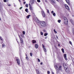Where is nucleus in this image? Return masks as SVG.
I'll return each instance as SVG.
<instances>
[{"label":"nucleus","instance_id":"obj_36","mask_svg":"<svg viewBox=\"0 0 74 74\" xmlns=\"http://www.w3.org/2000/svg\"><path fill=\"white\" fill-rule=\"evenodd\" d=\"M21 37H23V38L24 37V36L23 35V34L21 35Z\"/></svg>","mask_w":74,"mask_h":74},{"label":"nucleus","instance_id":"obj_48","mask_svg":"<svg viewBox=\"0 0 74 74\" xmlns=\"http://www.w3.org/2000/svg\"><path fill=\"white\" fill-rule=\"evenodd\" d=\"M67 3H68V4H69V5H70V3L68 2Z\"/></svg>","mask_w":74,"mask_h":74},{"label":"nucleus","instance_id":"obj_61","mask_svg":"<svg viewBox=\"0 0 74 74\" xmlns=\"http://www.w3.org/2000/svg\"><path fill=\"white\" fill-rule=\"evenodd\" d=\"M56 1H59L58 0H56Z\"/></svg>","mask_w":74,"mask_h":74},{"label":"nucleus","instance_id":"obj_22","mask_svg":"<svg viewBox=\"0 0 74 74\" xmlns=\"http://www.w3.org/2000/svg\"><path fill=\"white\" fill-rule=\"evenodd\" d=\"M71 23H72V24H73V20L72 19L71 20Z\"/></svg>","mask_w":74,"mask_h":74},{"label":"nucleus","instance_id":"obj_37","mask_svg":"<svg viewBox=\"0 0 74 74\" xmlns=\"http://www.w3.org/2000/svg\"><path fill=\"white\" fill-rule=\"evenodd\" d=\"M25 7H28V4H27L26 5H25Z\"/></svg>","mask_w":74,"mask_h":74},{"label":"nucleus","instance_id":"obj_24","mask_svg":"<svg viewBox=\"0 0 74 74\" xmlns=\"http://www.w3.org/2000/svg\"><path fill=\"white\" fill-rule=\"evenodd\" d=\"M25 11H26V12H27L28 11V9L27 8H26L25 9Z\"/></svg>","mask_w":74,"mask_h":74},{"label":"nucleus","instance_id":"obj_53","mask_svg":"<svg viewBox=\"0 0 74 74\" xmlns=\"http://www.w3.org/2000/svg\"><path fill=\"white\" fill-rule=\"evenodd\" d=\"M52 74H54V73H53V72H52Z\"/></svg>","mask_w":74,"mask_h":74},{"label":"nucleus","instance_id":"obj_50","mask_svg":"<svg viewBox=\"0 0 74 74\" xmlns=\"http://www.w3.org/2000/svg\"><path fill=\"white\" fill-rule=\"evenodd\" d=\"M43 31L44 32H45V29H43Z\"/></svg>","mask_w":74,"mask_h":74},{"label":"nucleus","instance_id":"obj_26","mask_svg":"<svg viewBox=\"0 0 74 74\" xmlns=\"http://www.w3.org/2000/svg\"><path fill=\"white\" fill-rule=\"evenodd\" d=\"M61 50L62 51L63 53H64V49L62 48V49Z\"/></svg>","mask_w":74,"mask_h":74},{"label":"nucleus","instance_id":"obj_49","mask_svg":"<svg viewBox=\"0 0 74 74\" xmlns=\"http://www.w3.org/2000/svg\"><path fill=\"white\" fill-rule=\"evenodd\" d=\"M1 3L0 2V8H1Z\"/></svg>","mask_w":74,"mask_h":74},{"label":"nucleus","instance_id":"obj_32","mask_svg":"<svg viewBox=\"0 0 74 74\" xmlns=\"http://www.w3.org/2000/svg\"><path fill=\"white\" fill-rule=\"evenodd\" d=\"M48 35V34L47 33H45L44 34V36H47Z\"/></svg>","mask_w":74,"mask_h":74},{"label":"nucleus","instance_id":"obj_5","mask_svg":"<svg viewBox=\"0 0 74 74\" xmlns=\"http://www.w3.org/2000/svg\"><path fill=\"white\" fill-rule=\"evenodd\" d=\"M42 13V15L43 17L44 18L45 17V13H44V11L42 10L41 11Z\"/></svg>","mask_w":74,"mask_h":74},{"label":"nucleus","instance_id":"obj_51","mask_svg":"<svg viewBox=\"0 0 74 74\" xmlns=\"http://www.w3.org/2000/svg\"><path fill=\"white\" fill-rule=\"evenodd\" d=\"M56 38L57 39H58V36H56Z\"/></svg>","mask_w":74,"mask_h":74},{"label":"nucleus","instance_id":"obj_54","mask_svg":"<svg viewBox=\"0 0 74 74\" xmlns=\"http://www.w3.org/2000/svg\"><path fill=\"white\" fill-rule=\"evenodd\" d=\"M58 47H60V44H58Z\"/></svg>","mask_w":74,"mask_h":74},{"label":"nucleus","instance_id":"obj_8","mask_svg":"<svg viewBox=\"0 0 74 74\" xmlns=\"http://www.w3.org/2000/svg\"><path fill=\"white\" fill-rule=\"evenodd\" d=\"M65 70L66 72H67V73H69L70 71L69 70V68H67L66 69H65Z\"/></svg>","mask_w":74,"mask_h":74},{"label":"nucleus","instance_id":"obj_38","mask_svg":"<svg viewBox=\"0 0 74 74\" xmlns=\"http://www.w3.org/2000/svg\"><path fill=\"white\" fill-rule=\"evenodd\" d=\"M30 55L31 56H32V53H30Z\"/></svg>","mask_w":74,"mask_h":74},{"label":"nucleus","instance_id":"obj_14","mask_svg":"<svg viewBox=\"0 0 74 74\" xmlns=\"http://www.w3.org/2000/svg\"><path fill=\"white\" fill-rule=\"evenodd\" d=\"M46 9L47 11V13H48V14L49 13V10L47 9V8H46Z\"/></svg>","mask_w":74,"mask_h":74},{"label":"nucleus","instance_id":"obj_15","mask_svg":"<svg viewBox=\"0 0 74 74\" xmlns=\"http://www.w3.org/2000/svg\"><path fill=\"white\" fill-rule=\"evenodd\" d=\"M29 9L31 11H33V8H32V7L30 6Z\"/></svg>","mask_w":74,"mask_h":74},{"label":"nucleus","instance_id":"obj_41","mask_svg":"<svg viewBox=\"0 0 74 74\" xmlns=\"http://www.w3.org/2000/svg\"><path fill=\"white\" fill-rule=\"evenodd\" d=\"M69 43L70 44H71V45H72V43H71V42L70 41H69Z\"/></svg>","mask_w":74,"mask_h":74},{"label":"nucleus","instance_id":"obj_56","mask_svg":"<svg viewBox=\"0 0 74 74\" xmlns=\"http://www.w3.org/2000/svg\"><path fill=\"white\" fill-rule=\"evenodd\" d=\"M19 2H20V3H21V0H18Z\"/></svg>","mask_w":74,"mask_h":74},{"label":"nucleus","instance_id":"obj_43","mask_svg":"<svg viewBox=\"0 0 74 74\" xmlns=\"http://www.w3.org/2000/svg\"><path fill=\"white\" fill-rule=\"evenodd\" d=\"M61 68H62V66H59V69H60Z\"/></svg>","mask_w":74,"mask_h":74},{"label":"nucleus","instance_id":"obj_27","mask_svg":"<svg viewBox=\"0 0 74 74\" xmlns=\"http://www.w3.org/2000/svg\"><path fill=\"white\" fill-rule=\"evenodd\" d=\"M72 33H73V34L74 35V28L72 29Z\"/></svg>","mask_w":74,"mask_h":74},{"label":"nucleus","instance_id":"obj_64","mask_svg":"<svg viewBox=\"0 0 74 74\" xmlns=\"http://www.w3.org/2000/svg\"><path fill=\"white\" fill-rule=\"evenodd\" d=\"M25 0H23V1H25Z\"/></svg>","mask_w":74,"mask_h":74},{"label":"nucleus","instance_id":"obj_55","mask_svg":"<svg viewBox=\"0 0 74 74\" xmlns=\"http://www.w3.org/2000/svg\"><path fill=\"white\" fill-rule=\"evenodd\" d=\"M40 64L41 65L42 64V62H41Z\"/></svg>","mask_w":74,"mask_h":74},{"label":"nucleus","instance_id":"obj_25","mask_svg":"<svg viewBox=\"0 0 74 74\" xmlns=\"http://www.w3.org/2000/svg\"><path fill=\"white\" fill-rule=\"evenodd\" d=\"M18 36H19V37L20 38V40H22V38H21V36H20L18 35Z\"/></svg>","mask_w":74,"mask_h":74},{"label":"nucleus","instance_id":"obj_34","mask_svg":"<svg viewBox=\"0 0 74 74\" xmlns=\"http://www.w3.org/2000/svg\"><path fill=\"white\" fill-rule=\"evenodd\" d=\"M26 58L27 59V60H29V58L28 57H26Z\"/></svg>","mask_w":74,"mask_h":74},{"label":"nucleus","instance_id":"obj_7","mask_svg":"<svg viewBox=\"0 0 74 74\" xmlns=\"http://www.w3.org/2000/svg\"><path fill=\"white\" fill-rule=\"evenodd\" d=\"M65 7L68 10H70V8L68 5H65Z\"/></svg>","mask_w":74,"mask_h":74},{"label":"nucleus","instance_id":"obj_20","mask_svg":"<svg viewBox=\"0 0 74 74\" xmlns=\"http://www.w3.org/2000/svg\"><path fill=\"white\" fill-rule=\"evenodd\" d=\"M54 67L56 69H57L58 68H58V66H57V65H55Z\"/></svg>","mask_w":74,"mask_h":74},{"label":"nucleus","instance_id":"obj_63","mask_svg":"<svg viewBox=\"0 0 74 74\" xmlns=\"http://www.w3.org/2000/svg\"><path fill=\"white\" fill-rule=\"evenodd\" d=\"M0 20H1V18H0Z\"/></svg>","mask_w":74,"mask_h":74},{"label":"nucleus","instance_id":"obj_39","mask_svg":"<svg viewBox=\"0 0 74 74\" xmlns=\"http://www.w3.org/2000/svg\"><path fill=\"white\" fill-rule=\"evenodd\" d=\"M37 59L38 60V61L39 62H40V59L37 58Z\"/></svg>","mask_w":74,"mask_h":74},{"label":"nucleus","instance_id":"obj_57","mask_svg":"<svg viewBox=\"0 0 74 74\" xmlns=\"http://www.w3.org/2000/svg\"><path fill=\"white\" fill-rule=\"evenodd\" d=\"M47 37H45V39H47Z\"/></svg>","mask_w":74,"mask_h":74},{"label":"nucleus","instance_id":"obj_33","mask_svg":"<svg viewBox=\"0 0 74 74\" xmlns=\"http://www.w3.org/2000/svg\"><path fill=\"white\" fill-rule=\"evenodd\" d=\"M40 34L42 36V35H43V33H42V32H40Z\"/></svg>","mask_w":74,"mask_h":74},{"label":"nucleus","instance_id":"obj_42","mask_svg":"<svg viewBox=\"0 0 74 74\" xmlns=\"http://www.w3.org/2000/svg\"><path fill=\"white\" fill-rule=\"evenodd\" d=\"M37 1L38 3H40V0H37Z\"/></svg>","mask_w":74,"mask_h":74},{"label":"nucleus","instance_id":"obj_19","mask_svg":"<svg viewBox=\"0 0 74 74\" xmlns=\"http://www.w3.org/2000/svg\"><path fill=\"white\" fill-rule=\"evenodd\" d=\"M36 40H32V42L34 44V43H36Z\"/></svg>","mask_w":74,"mask_h":74},{"label":"nucleus","instance_id":"obj_3","mask_svg":"<svg viewBox=\"0 0 74 74\" xmlns=\"http://www.w3.org/2000/svg\"><path fill=\"white\" fill-rule=\"evenodd\" d=\"M63 66L64 67V69H67V68H68V67H67V65H66V64L64 63L63 64Z\"/></svg>","mask_w":74,"mask_h":74},{"label":"nucleus","instance_id":"obj_1","mask_svg":"<svg viewBox=\"0 0 74 74\" xmlns=\"http://www.w3.org/2000/svg\"><path fill=\"white\" fill-rule=\"evenodd\" d=\"M37 22L38 23H39L40 25H41L42 27H45L46 26V23L44 21L37 20Z\"/></svg>","mask_w":74,"mask_h":74},{"label":"nucleus","instance_id":"obj_10","mask_svg":"<svg viewBox=\"0 0 74 74\" xmlns=\"http://www.w3.org/2000/svg\"><path fill=\"white\" fill-rule=\"evenodd\" d=\"M57 74H58V73L59 72V69L57 68V69H56Z\"/></svg>","mask_w":74,"mask_h":74},{"label":"nucleus","instance_id":"obj_29","mask_svg":"<svg viewBox=\"0 0 74 74\" xmlns=\"http://www.w3.org/2000/svg\"><path fill=\"white\" fill-rule=\"evenodd\" d=\"M53 31H54V33H57V32L56 31L55 29H54L53 30Z\"/></svg>","mask_w":74,"mask_h":74},{"label":"nucleus","instance_id":"obj_31","mask_svg":"<svg viewBox=\"0 0 74 74\" xmlns=\"http://www.w3.org/2000/svg\"><path fill=\"white\" fill-rule=\"evenodd\" d=\"M23 34L24 35V34H25V31L23 32Z\"/></svg>","mask_w":74,"mask_h":74},{"label":"nucleus","instance_id":"obj_59","mask_svg":"<svg viewBox=\"0 0 74 74\" xmlns=\"http://www.w3.org/2000/svg\"><path fill=\"white\" fill-rule=\"evenodd\" d=\"M8 6H11V5L9 4V5H8Z\"/></svg>","mask_w":74,"mask_h":74},{"label":"nucleus","instance_id":"obj_60","mask_svg":"<svg viewBox=\"0 0 74 74\" xmlns=\"http://www.w3.org/2000/svg\"><path fill=\"white\" fill-rule=\"evenodd\" d=\"M17 42L18 44H19V42H18V41H17Z\"/></svg>","mask_w":74,"mask_h":74},{"label":"nucleus","instance_id":"obj_52","mask_svg":"<svg viewBox=\"0 0 74 74\" xmlns=\"http://www.w3.org/2000/svg\"><path fill=\"white\" fill-rule=\"evenodd\" d=\"M23 7H21L20 8V10H21L22 8Z\"/></svg>","mask_w":74,"mask_h":74},{"label":"nucleus","instance_id":"obj_13","mask_svg":"<svg viewBox=\"0 0 74 74\" xmlns=\"http://www.w3.org/2000/svg\"><path fill=\"white\" fill-rule=\"evenodd\" d=\"M37 74H40V73L39 72V71H38V70H36Z\"/></svg>","mask_w":74,"mask_h":74},{"label":"nucleus","instance_id":"obj_47","mask_svg":"<svg viewBox=\"0 0 74 74\" xmlns=\"http://www.w3.org/2000/svg\"><path fill=\"white\" fill-rule=\"evenodd\" d=\"M26 3V2L25 1L23 2V4H25Z\"/></svg>","mask_w":74,"mask_h":74},{"label":"nucleus","instance_id":"obj_6","mask_svg":"<svg viewBox=\"0 0 74 74\" xmlns=\"http://www.w3.org/2000/svg\"><path fill=\"white\" fill-rule=\"evenodd\" d=\"M16 61H17V63L18 65H20V60H19V59H16Z\"/></svg>","mask_w":74,"mask_h":74},{"label":"nucleus","instance_id":"obj_40","mask_svg":"<svg viewBox=\"0 0 74 74\" xmlns=\"http://www.w3.org/2000/svg\"><path fill=\"white\" fill-rule=\"evenodd\" d=\"M4 2H5V3L7 2V0H3Z\"/></svg>","mask_w":74,"mask_h":74},{"label":"nucleus","instance_id":"obj_11","mask_svg":"<svg viewBox=\"0 0 74 74\" xmlns=\"http://www.w3.org/2000/svg\"><path fill=\"white\" fill-rule=\"evenodd\" d=\"M35 1H34V0H31V4H34V3Z\"/></svg>","mask_w":74,"mask_h":74},{"label":"nucleus","instance_id":"obj_2","mask_svg":"<svg viewBox=\"0 0 74 74\" xmlns=\"http://www.w3.org/2000/svg\"><path fill=\"white\" fill-rule=\"evenodd\" d=\"M1 44H2V48H5V45L4 43H3V42H1Z\"/></svg>","mask_w":74,"mask_h":74},{"label":"nucleus","instance_id":"obj_12","mask_svg":"<svg viewBox=\"0 0 74 74\" xmlns=\"http://www.w3.org/2000/svg\"><path fill=\"white\" fill-rule=\"evenodd\" d=\"M35 47L37 49V48H38V45H37V44H36L35 45Z\"/></svg>","mask_w":74,"mask_h":74},{"label":"nucleus","instance_id":"obj_35","mask_svg":"<svg viewBox=\"0 0 74 74\" xmlns=\"http://www.w3.org/2000/svg\"><path fill=\"white\" fill-rule=\"evenodd\" d=\"M66 3H67L69 2V0H66Z\"/></svg>","mask_w":74,"mask_h":74},{"label":"nucleus","instance_id":"obj_44","mask_svg":"<svg viewBox=\"0 0 74 74\" xmlns=\"http://www.w3.org/2000/svg\"><path fill=\"white\" fill-rule=\"evenodd\" d=\"M47 74H50V72L49 71H47Z\"/></svg>","mask_w":74,"mask_h":74},{"label":"nucleus","instance_id":"obj_58","mask_svg":"<svg viewBox=\"0 0 74 74\" xmlns=\"http://www.w3.org/2000/svg\"><path fill=\"white\" fill-rule=\"evenodd\" d=\"M29 7H31V6H30V5H31L30 4H29Z\"/></svg>","mask_w":74,"mask_h":74},{"label":"nucleus","instance_id":"obj_23","mask_svg":"<svg viewBox=\"0 0 74 74\" xmlns=\"http://www.w3.org/2000/svg\"><path fill=\"white\" fill-rule=\"evenodd\" d=\"M23 40L22 39H21L20 40V43H23Z\"/></svg>","mask_w":74,"mask_h":74},{"label":"nucleus","instance_id":"obj_17","mask_svg":"<svg viewBox=\"0 0 74 74\" xmlns=\"http://www.w3.org/2000/svg\"><path fill=\"white\" fill-rule=\"evenodd\" d=\"M0 40H1V42H3V39H2V38H1V36H0Z\"/></svg>","mask_w":74,"mask_h":74},{"label":"nucleus","instance_id":"obj_21","mask_svg":"<svg viewBox=\"0 0 74 74\" xmlns=\"http://www.w3.org/2000/svg\"><path fill=\"white\" fill-rule=\"evenodd\" d=\"M30 15H29L28 16H27V19H29V17H30Z\"/></svg>","mask_w":74,"mask_h":74},{"label":"nucleus","instance_id":"obj_30","mask_svg":"<svg viewBox=\"0 0 74 74\" xmlns=\"http://www.w3.org/2000/svg\"><path fill=\"white\" fill-rule=\"evenodd\" d=\"M61 21L60 20H59L58 21V23H60Z\"/></svg>","mask_w":74,"mask_h":74},{"label":"nucleus","instance_id":"obj_62","mask_svg":"<svg viewBox=\"0 0 74 74\" xmlns=\"http://www.w3.org/2000/svg\"><path fill=\"white\" fill-rule=\"evenodd\" d=\"M26 56H27V54L26 55Z\"/></svg>","mask_w":74,"mask_h":74},{"label":"nucleus","instance_id":"obj_45","mask_svg":"<svg viewBox=\"0 0 74 74\" xmlns=\"http://www.w3.org/2000/svg\"><path fill=\"white\" fill-rule=\"evenodd\" d=\"M54 12H53V11H52L51 12V14H53V13H54Z\"/></svg>","mask_w":74,"mask_h":74},{"label":"nucleus","instance_id":"obj_4","mask_svg":"<svg viewBox=\"0 0 74 74\" xmlns=\"http://www.w3.org/2000/svg\"><path fill=\"white\" fill-rule=\"evenodd\" d=\"M64 20V23L65 25H67V24L68 23V21H67V18H65Z\"/></svg>","mask_w":74,"mask_h":74},{"label":"nucleus","instance_id":"obj_9","mask_svg":"<svg viewBox=\"0 0 74 74\" xmlns=\"http://www.w3.org/2000/svg\"><path fill=\"white\" fill-rule=\"evenodd\" d=\"M64 57L65 60H67V56L66 55V54H64Z\"/></svg>","mask_w":74,"mask_h":74},{"label":"nucleus","instance_id":"obj_46","mask_svg":"<svg viewBox=\"0 0 74 74\" xmlns=\"http://www.w3.org/2000/svg\"><path fill=\"white\" fill-rule=\"evenodd\" d=\"M42 47H43V48L45 47H44V45L42 44Z\"/></svg>","mask_w":74,"mask_h":74},{"label":"nucleus","instance_id":"obj_18","mask_svg":"<svg viewBox=\"0 0 74 74\" xmlns=\"http://www.w3.org/2000/svg\"><path fill=\"white\" fill-rule=\"evenodd\" d=\"M51 4H54L55 3V2H54V1H53V0H51Z\"/></svg>","mask_w":74,"mask_h":74},{"label":"nucleus","instance_id":"obj_16","mask_svg":"<svg viewBox=\"0 0 74 74\" xmlns=\"http://www.w3.org/2000/svg\"><path fill=\"white\" fill-rule=\"evenodd\" d=\"M44 49V51L45 52H47V50H46V48L45 47L43 48Z\"/></svg>","mask_w":74,"mask_h":74},{"label":"nucleus","instance_id":"obj_28","mask_svg":"<svg viewBox=\"0 0 74 74\" xmlns=\"http://www.w3.org/2000/svg\"><path fill=\"white\" fill-rule=\"evenodd\" d=\"M53 16H55L56 15V14H55V13H53Z\"/></svg>","mask_w":74,"mask_h":74}]
</instances>
